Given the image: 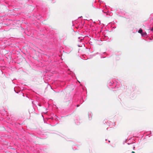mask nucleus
Returning a JSON list of instances; mask_svg holds the SVG:
<instances>
[{
    "instance_id": "obj_1",
    "label": "nucleus",
    "mask_w": 153,
    "mask_h": 153,
    "mask_svg": "<svg viewBox=\"0 0 153 153\" xmlns=\"http://www.w3.org/2000/svg\"><path fill=\"white\" fill-rule=\"evenodd\" d=\"M146 32H143L141 34V35L143 36H145L146 35Z\"/></svg>"
},
{
    "instance_id": "obj_2",
    "label": "nucleus",
    "mask_w": 153,
    "mask_h": 153,
    "mask_svg": "<svg viewBox=\"0 0 153 153\" xmlns=\"http://www.w3.org/2000/svg\"><path fill=\"white\" fill-rule=\"evenodd\" d=\"M138 32L141 34L143 33V30L141 28H140V29L138 30Z\"/></svg>"
},
{
    "instance_id": "obj_3",
    "label": "nucleus",
    "mask_w": 153,
    "mask_h": 153,
    "mask_svg": "<svg viewBox=\"0 0 153 153\" xmlns=\"http://www.w3.org/2000/svg\"><path fill=\"white\" fill-rule=\"evenodd\" d=\"M14 91H15V92L17 93H18L19 92V91H16V88H14Z\"/></svg>"
},
{
    "instance_id": "obj_4",
    "label": "nucleus",
    "mask_w": 153,
    "mask_h": 153,
    "mask_svg": "<svg viewBox=\"0 0 153 153\" xmlns=\"http://www.w3.org/2000/svg\"><path fill=\"white\" fill-rule=\"evenodd\" d=\"M22 59H23V60H25V58H24L23 57H22Z\"/></svg>"
},
{
    "instance_id": "obj_5",
    "label": "nucleus",
    "mask_w": 153,
    "mask_h": 153,
    "mask_svg": "<svg viewBox=\"0 0 153 153\" xmlns=\"http://www.w3.org/2000/svg\"><path fill=\"white\" fill-rule=\"evenodd\" d=\"M151 30L153 31V28L151 29Z\"/></svg>"
},
{
    "instance_id": "obj_6",
    "label": "nucleus",
    "mask_w": 153,
    "mask_h": 153,
    "mask_svg": "<svg viewBox=\"0 0 153 153\" xmlns=\"http://www.w3.org/2000/svg\"><path fill=\"white\" fill-rule=\"evenodd\" d=\"M132 153H135L134 152L132 151Z\"/></svg>"
}]
</instances>
